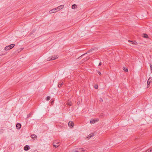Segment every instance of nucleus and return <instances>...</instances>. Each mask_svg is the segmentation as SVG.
Masks as SVG:
<instances>
[{"label": "nucleus", "instance_id": "6e6552de", "mask_svg": "<svg viewBox=\"0 0 152 152\" xmlns=\"http://www.w3.org/2000/svg\"><path fill=\"white\" fill-rule=\"evenodd\" d=\"M30 149V147L29 145H26L24 147V150L26 151Z\"/></svg>", "mask_w": 152, "mask_h": 152}, {"label": "nucleus", "instance_id": "7c9ffc66", "mask_svg": "<svg viewBox=\"0 0 152 152\" xmlns=\"http://www.w3.org/2000/svg\"><path fill=\"white\" fill-rule=\"evenodd\" d=\"M134 44H135V45H137V43L136 42H135L134 43Z\"/></svg>", "mask_w": 152, "mask_h": 152}, {"label": "nucleus", "instance_id": "2f4dec72", "mask_svg": "<svg viewBox=\"0 0 152 152\" xmlns=\"http://www.w3.org/2000/svg\"><path fill=\"white\" fill-rule=\"evenodd\" d=\"M53 101H52V102H51V104H52L53 103Z\"/></svg>", "mask_w": 152, "mask_h": 152}, {"label": "nucleus", "instance_id": "9d476101", "mask_svg": "<svg viewBox=\"0 0 152 152\" xmlns=\"http://www.w3.org/2000/svg\"><path fill=\"white\" fill-rule=\"evenodd\" d=\"M31 137L32 138V139H35L37 137L36 135L35 134H32L31 135Z\"/></svg>", "mask_w": 152, "mask_h": 152}, {"label": "nucleus", "instance_id": "b1692460", "mask_svg": "<svg viewBox=\"0 0 152 152\" xmlns=\"http://www.w3.org/2000/svg\"><path fill=\"white\" fill-rule=\"evenodd\" d=\"M31 115V114H29L27 115V118H28Z\"/></svg>", "mask_w": 152, "mask_h": 152}, {"label": "nucleus", "instance_id": "5701e85b", "mask_svg": "<svg viewBox=\"0 0 152 152\" xmlns=\"http://www.w3.org/2000/svg\"><path fill=\"white\" fill-rule=\"evenodd\" d=\"M150 68L151 69V72H152V65L150 64Z\"/></svg>", "mask_w": 152, "mask_h": 152}, {"label": "nucleus", "instance_id": "f257e3e1", "mask_svg": "<svg viewBox=\"0 0 152 152\" xmlns=\"http://www.w3.org/2000/svg\"><path fill=\"white\" fill-rule=\"evenodd\" d=\"M58 58V56L57 55L52 56L50 57L49 58L47 59L48 61L54 60L57 59Z\"/></svg>", "mask_w": 152, "mask_h": 152}, {"label": "nucleus", "instance_id": "c85d7f7f", "mask_svg": "<svg viewBox=\"0 0 152 152\" xmlns=\"http://www.w3.org/2000/svg\"><path fill=\"white\" fill-rule=\"evenodd\" d=\"M145 152H149V150H146Z\"/></svg>", "mask_w": 152, "mask_h": 152}, {"label": "nucleus", "instance_id": "20e7f679", "mask_svg": "<svg viewBox=\"0 0 152 152\" xmlns=\"http://www.w3.org/2000/svg\"><path fill=\"white\" fill-rule=\"evenodd\" d=\"M69 126L71 128H72L74 125V123L72 121H70L68 124Z\"/></svg>", "mask_w": 152, "mask_h": 152}, {"label": "nucleus", "instance_id": "72a5a7b5", "mask_svg": "<svg viewBox=\"0 0 152 152\" xmlns=\"http://www.w3.org/2000/svg\"><path fill=\"white\" fill-rule=\"evenodd\" d=\"M80 103V102H77V103L78 104H79Z\"/></svg>", "mask_w": 152, "mask_h": 152}, {"label": "nucleus", "instance_id": "4be33fe9", "mask_svg": "<svg viewBox=\"0 0 152 152\" xmlns=\"http://www.w3.org/2000/svg\"><path fill=\"white\" fill-rule=\"evenodd\" d=\"M67 105H68L69 106H71L72 104L70 102H68L67 103Z\"/></svg>", "mask_w": 152, "mask_h": 152}, {"label": "nucleus", "instance_id": "2eb2a0df", "mask_svg": "<svg viewBox=\"0 0 152 152\" xmlns=\"http://www.w3.org/2000/svg\"><path fill=\"white\" fill-rule=\"evenodd\" d=\"M77 7V6L76 4H73L72 6V9H75V8H76Z\"/></svg>", "mask_w": 152, "mask_h": 152}, {"label": "nucleus", "instance_id": "dca6fc26", "mask_svg": "<svg viewBox=\"0 0 152 152\" xmlns=\"http://www.w3.org/2000/svg\"><path fill=\"white\" fill-rule=\"evenodd\" d=\"M123 69L124 70V71H125L126 72H128V69H127L125 67H123Z\"/></svg>", "mask_w": 152, "mask_h": 152}, {"label": "nucleus", "instance_id": "f03ea898", "mask_svg": "<svg viewBox=\"0 0 152 152\" xmlns=\"http://www.w3.org/2000/svg\"><path fill=\"white\" fill-rule=\"evenodd\" d=\"M84 150L82 148H77L75 150H72L70 152H83Z\"/></svg>", "mask_w": 152, "mask_h": 152}, {"label": "nucleus", "instance_id": "39448f33", "mask_svg": "<svg viewBox=\"0 0 152 152\" xmlns=\"http://www.w3.org/2000/svg\"><path fill=\"white\" fill-rule=\"evenodd\" d=\"M53 146L56 148H57L59 145V142L56 141L54 142L53 143Z\"/></svg>", "mask_w": 152, "mask_h": 152}, {"label": "nucleus", "instance_id": "bb28decb", "mask_svg": "<svg viewBox=\"0 0 152 152\" xmlns=\"http://www.w3.org/2000/svg\"><path fill=\"white\" fill-rule=\"evenodd\" d=\"M101 64H102V63H101L100 62L99 63V66H101Z\"/></svg>", "mask_w": 152, "mask_h": 152}, {"label": "nucleus", "instance_id": "473e14b6", "mask_svg": "<svg viewBox=\"0 0 152 152\" xmlns=\"http://www.w3.org/2000/svg\"><path fill=\"white\" fill-rule=\"evenodd\" d=\"M87 60V58H86V59H84V61H86Z\"/></svg>", "mask_w": 152, "mask_h": 152}, {"label": "nucleus", "instance_id": "4468645a", "mask_svg": "<svg viewBox=\"0 0 152 152\" xmlns=\"http://www.w3.org/2000/svg\"><path fill=\"white\" fill-rule=\"evenodd\" d=\"M9 45L6 46L4 48V50H7L10 49Z\"/></svg>", "mask_w": 152, "mask_h": 152}, {"label": "nucleus", "instance_id": "f3484780", "mask_svg": "<svg viewBox=\"0 0 152 152\" xmlns=\"http://www.w3.org/2000/svg\"><path fill=\"white\" fill-rule=\"evenodd\" d=\"M67 54H68V55L69 56H72V52L69 51L67 53Z\"/></svg>", "mask_w": 152, "mask_h": 152}, {"label": "nucleus", "instance_id": "412c9836", "mask_svg": "<svg viewBox=\"0 0 152 152\" xmlns=\"http://www.w3.org/2000/svg\"><path fill=\"white\" fill-rule=\"evenodd\" d=\"M94 88L96 89H97L98 88V85H95V86H94Z\"/></svg>", "mask_w": 152, "mask_h": 152}, {"label": "nucleus", "instance_id": "423d86ee", "mask_svg": "<svg viewBox=\"0 0 152 152\" xmlns=\"http://www.w3.org/2000/svg\"><path fill=\"white\" fill-rule=\"evenodd\" d=\"M99 121L98 119H96V120H91L90 121V123L91 124H94L96 122H97Z\"/></svg>", "mask_w": 152, "mask_h": 152}, {"label": "nucleus", "instance_id": "6ab92c4d", "mask_svg": "<svg viewBox=\"0 0 152 152\" xmlns=\"http://www.w3.org/2000/svg\"><path fill=\"white\" fill-rule=\"evenodd\" d=\"M50 99V97L49 96H48L46 98V100L48 101Z\"/></svg>", "mask_w": 152, "mask_h": 152}, {"label": "nucleus", "instance_id": "393cba45", "mask_svg": "<svg viewBox=\"0 0 152 152\" xmlns=\"http://www.w3.org/2000/svg\"><path fill=\"white\" fill-rule=\"evenodd\" d=\"M97 72H98V74L99 75H101V72H100L98 71Z\"/></svg>", "mask_w": 152, "mask_h": 152}, {"label": "nucleus", "instance_id": "a211bd4d", "mask_svg": "<svg viewBox=\"0 0 152 152\" xmlns=\"http://www.w3.org/2000/svg\"><path fill=\"white\" fill-rule=\"evenodd\" d=\"M144 36H143V37L144 38H147L148 37V35L146 34H143Z\"/></svg>", "mask_w": 152, "mask_h": 152}, {"label": "nucleus", "instance_id": "9b49d317", "mask_svg": "<svg viewBox=\"0 0 152 152\" xmlns=\"http://www.w3.org/2000/svg\"><path fill=\"white\" fill-rule=\"evenodd\" d=\"M152 81V78L149 77L147 81V83L150 84Z\"/></svg>", "mask_w": 152, "mask_h": 152}, {"label": "nucleus", "instance_id": "a878e982", "mask_svg": "<svg viewBox=\"0 0 152 152\" xmlns=\"http://www.w3.org/2000/svg\"><path fill=\"white\" fill-rule=\"evenodd\" d=\"M150 85V84L147 83V88H148L149 87Z\"/></svg>", "mask_w": 152, "mask_h": 152}, {"label": "nucleus", "instance_id": "cd10ccee", "mask_svg": "<svg viewBox=\"0 0 152 152\" xmlns=\"http://www.w3.org/2000/svg\"><path fill=\"white\" fill-rule=\"evenodd\" d=\"M149 152H151L152 151V148H151L150 149V150H149Z\"/></svg>", "mask_w": 152, "mask_h": 152}, {"label": "nucleus", "instance_id": "c756f323", "mask_svg": "<svg viewBox=\"0 0 152 152\" xmlns=\"http://www.w3.org/2000/svg\"><path fill=\"white\" fill-rule=\"evenodd\" d=\"M100 100L101 101H102V102L103 101V100H102V98H101L100 99Z\"/></svg>", "mask_w": 152, "mask_h": 152}, {"label": "nucleus", "instance_id": "1a4fd4ad", "mask_svg": "<svg viewBox=\"0 0 152 152\" xmlns=\"http://www.w3.org/2000/svg\"><path fill=\"white\" fill-rule=\"evenodd\" d=\"M16 127L17 129H20L21 127V125L20 124L18 123L16 125Z\"/></svg>", "mask_w": 152, "mask_h": 152}, {"label": "nucleus", "instance_id": "aec40b11", "mask_svg": "<svg viewBox=\"0 0 152 152\" xmlns=\"http://www.w3.org/2000/svg\"><path fill=\"white\" fill-rule=\"evenodd\" d=\"M63 83H61V84H59L58 85V87H60L62 85H63Z\"/></svg>", "mask_w": 152, "mask_h": 152}, {"label": "nucleus", "instance_id": "0eeeda50", "mask_svg": "<svg viewBox=\"0 0 152 152\" xmlns=\"http://www.w3.org/2000/svg\"><path fill=\"white\" fill-rule=\"evenodd\" d=\"M64 5H61L60 6H58V7H57V8L58 11H59L60 10H61L63 8H64Z\"/></svg>", "mask_w": 152, "mask_h": 152}, {"label": "nucleus", "instance_id": "f704fd0d", "mask_svg": "<svg viewBox=\"0 0 152 152\" xmlns=\"http://www.w3.org/2000/svg\"><path fill=\"white\" fill-rule=\"evenodd\" d=\"M129 41V42H132V41Z\"/></svg>", "mask_w": 152, "mask_h": 152}, {"label": "nucleus", "instance_id": "f8f14e48", "mask_svg": "<svg viewBox=\"0 0 152 152\" xmlns=\"http://www.w3.org/2000/svg\"><path fill=\"white\" fill-rule=\"evenodd\" d=\"M15 45V44H11L10 45H9V48H9L10 49L13 48L14 47Z\"/></svg>", "mask_w": 152, "mask_h": 152}, {"label": "nucleus", "instance_id": "ddd939ff", "mask_svg": "<svg viewBox=\"0 0 152 152\" xmlns=\"http://www.w3.org/2000/svg\"><path fill=\"white\" fill-rule=\"evenodd\" d=\"M93 135L92 134H90L89 136L87 137V138L88 139H89L90 138L92 137L93 136Z\"/></svg>", "mask_w": 152, "mask_h": 152}, {"label": "nucleus", "instance_id": "7ed1b4c3", "mask_svg": "<svg viewBox=\"0 0 152 152\" xmlns=\"http://www.w3.org/2000/svg\"><path fill=\"white\" fill-rule=\"evenodd\" d=\"M58 11L57 8L56 7L50 10L49 12V13L50 14H52V13L56 12Z\"/></svg>", "mask_w": 152, "mask_h": 152}]
</instances>
